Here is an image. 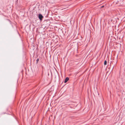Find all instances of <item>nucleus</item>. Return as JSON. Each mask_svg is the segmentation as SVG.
Returning a JSON list of instances; mask_svg holds the SVG:
<instances>
[{
	"mask_svg": "<svg viewBox=\"0 0 125 125\" xmlns=\"http://www.w3.org/2000/svg\"><path fill=\"white\" fill-rule=\"evenodd\" d=\"M36 61V63H37L39 61V59L38 58H37V59Z\"/></svg>",
	"mask_w": 125,
	"mask_h": 125,
	"instance_id": "nucleus-4",
	"label": "nucleus"
},
{
	"mask_svg": "<svg viewBox=\"0 0 125 125\" xmlns=\"http://www.w3.org/2000/svg\"><path fill=\"white\" fill-rule=\"evenodd\" d=\"M104 7V6H102L101 7V8H103V7Z\"/></svg>",
	"mask_w": 125,
	"mask_h": 125,
	"instance_id": "nucleus-6",
	"label": "nucleus"
},
{
	"mask_svg": "<svg viewBox=\"0 0 125 125\" xmlns=\"http://www.w3.org/2000/svg\"><path fill=\"white\" fill-rule=\"evenodd\" d=\"M107 62L106 60H105L104 62V65H106L107 64Z\"/></svg>",
	"mask_w": 125,
	"mask_h": 125,
	"instance_id": "nucleus-3",
	"label": "nucleus"
},
{
	"mask_svg": "<svg viewBox=\"0 0 125 125\" xmlns=\"http://www.w3.org/2000/svg\"><path fill=\"white\" fill-rule=\"evenodd\" d=\"M69 78L68 77H67L65 79V80L64 83H66L67 81L69 80Z\"/></svg>",
	"mask_w": 125,
	"mask_h": 125,
	"instance_id": "nucleus-2",
	"label": "nucleus"
},
{
	"mask_svg": "<svg viewBox=\"0 0 125 125\" xmlns=\"http://www.w3.org/2000/svg\"><path fill=\"white\" fill-rule=\"evenodd\" d=\"M52 34H53V35H54L55 34V33H52Z\"/></svg>",
	"mask_w": 125,
	"mask_h": 125,
	"instance_id": "nucleus-5",
	"label": "nucleus"
},
{
	"mask_svg": "<svg viewBox=\"0 0 125 125\" xmlns=\"http://www.w3.org/2000/svg\"><path fill=\"white\" fill-rule=\"evenodd\" d=\"M40 20L41 21L42 20V19L43 17V16L41 14H39L38 16Z\"/></svg>",
	"mask_w": 125,
	"mask_h": 125,
	"instance_id": "nucleus-1",
	"label": "nucleus"
}]
</instances>
